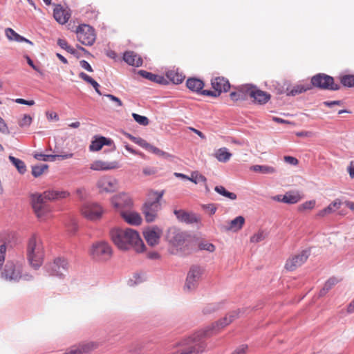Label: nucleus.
Here are the masks:
<instances>
[{
	"label": "nucleus",
	"instance_id": "1",
	"mask_svg": "<svg viewBox=\"0 0 354 354\" xmlns=\"http://www.w3.org/2000/svg\"><path fill=\"white\" fill-rule=\"evenodd\" d=\"M109 235L113 243L120 250H128L132 248L137 252L145 250V245L138 232L135 230L115 227L111 229Z\"/></svg>",
	"mask_w": 354,
	"mask_h": 354
},
{
	"label": "nucleus",
	"instance_id": "2",
	"mask_svg": "<svg viewBox=\"0 0 354 354\" xmlns=\"http://www.w3.org/2000/svg\"><path fill=\"white\" fill-rule=\"evenodd\" d=\"M69 196L66 191L48 190L42 194L31 195L32 207L41 221H46L51 216V208L46 205L48 201H55L65 198Z\"/></svg>",
	"mask_w": 354,
	"mask_h": 354
},
{
	"label": "nucleus",
	"instance_id": "3",
	"mask_svg": "<svg viewBox=\"0 0 354 354\" xmlns=\"http://www.w3.org/2000/svg\"><path fill=\"white\" fill-rule=\"evenodd\" d=\"M27 259L32 268L37 270L42 264L44 258V249L41 238L32 234L27 243Z\"/></svg>",
	"mask_w": 354,
	"mask_h": 354
},
{
	"label": "nucleus",
	"instance_id": "4",
	"mask_svg": "<svg viewBox=\"0 0 354 354\" xmlns=\"http://www.w3.org/2000/svg\"><path fill=\"white\" fill-rule=\"evenodd\" d=\"M164 192H151L149 198L145 202L142 207L147 222L151 223L156 220L158 212L161 209L160 200Z\"/></svg>",
	"mask_w": 354,
	"mask_h": 354
},
{
	"label": "nucleus",
	"instance_id": "5",
	"mask_svg": "<svg viewBox=\"0 0 354 354\" xmlns=\"http://www.w3.org/2000/svg\"><path fill=\"white\" fill-rule=\"evenodd\" d=\"M187 234L174 227L168 229L166 234V239L172 247V252L174 254L182 251L186 245Z\"/></svg>",
	"mask_w": 354,
	"mask_h": 354
},
{
	"label": "nucleus",
	"instance_id": "6",
	"mask_svg": "<svg viewBox=\"0 0 354 354\" xmlns=\"http://www.w3.org/2000/svg\"><path fill=\"white\" fill-rule=\"evenodd\" d=\"M1 277L10 281H17L21 279L30 280L32 277L28 274H22V265L21 263H14L13 262H8L6 264Z\"/></svg>",
	"mask_w": 354,
	"mask_h": 354
},
{
	"label": "nucleus",
	"instance_id": "7",
	"mask_svg": "<svg viewBox=\"0 0 354 354\" xmlns=\"http://www.w3.org/2000/svg\"><path fill=\"white\" fill-rule=\"evenodd\" d=\"M203 272V268L199 266L194 265L189 268L183 286L185 292H192L197 288Z\"/></svg>",
	"mask_w": 354,
	"mask_h": 354
},
{
	"label": "nucleus",
	"instance_id": "8",
	"mask_svg": "<svg viewBox=\"0 0 354 354\" xmlns=\"http://www.w3.org/2000/svg\"><path fill=\"white\" fill-rule=\"evenodd\" d=\"M110 202L115 212L119 214L129 208H133V205L132 198L126 192H120L113 195L110 198Z\"/></svg>",
	"mask_w": 354,
	"mask_h": 354
},
{
	"label": "nucleus",
	"instance_id": "9",
	"mask_svg": "<svg viewBox=\"0 0 354 354\" xmlns=\"http://www.w3.org/2000/svg\"><path fill=\"white\" fill-rule=\"evenodd\" d=\"M90 254L94 259L106 261L111 257L112 249L107 242L100 241L92 245L90 249Z\"/></svg>",
	"mask_w": 354,
	"mask_h": 354
},
{
	"label": "nucleus",
	"instance_id": "10",
	"mask_svg": "<svg viewBox=\"0 0 354 354\" xmlns=\"http://www.w3.org/2000/svg\"><path fill=\"white\" fill-rule=\"evenodd\" d=\"M96 187L101 194L113 193L119 189V181L112 176L104 175L97 180Z\"/></svg>",
	"mask_w": 354,
	"mask_h": 354
},
{
	"label": "nucleus",
	"instance_id": "11",
	"mask_svg": "<svg viewBox=\"0 0 354 354\" xmlns=\"http://www.w3.org/2000/svg\"><path fill=\"white\" fill-rule=\"evenodd\" d=\"M46 268L50 275L63 277L68 272V263L64 257H57L49 263Z\"/></svg>",
	"mask_w": 354,
	"mask_h": 354
},
{
	"label": "nucleus",
	"instance_id": "12",
	"mask_svg": "<svg viewBox=\"0 0 354 354\" xmlns=\"http://www.w3.org/2000/svg\"><path fill=\"white\" fill-rule=\"evenodd\" d=\"M81 212L87 219L94 221L101 218L104 210L99 203L88 202L82 205Z\"/></svg>",
	"mask_w": 354,
	"mask_h": 354
},
{
	"label": "nucleus",
	"instance_id": "13",
	"mask_svg": "<svg viewBox=\"0 0 354 354\" xmlns=\"http://www.w3.org/2000/svg\"><path fill=\"white\" fill-rule=\"evenodd\" d=\"M76 34L78 41L86 46L92 45L95 40L94 30L91 26L86 24L79 26Z\"/></svg>",
	"mask_w": 354,
	"mask_h": 354
},
{
	"label": "nucleus",
	"instance_id": "14",
	"mask_svg": "<svg viewBox=\"0 0 354 354\" xmlns=\"http://www.w3.org/2000/svg\"><path fill=\"white\" fill-rule=\"evenodd\" d=\"M212 86L215 90L214 91L203 90L201 94L207 96L218 97L222 91L226 92L230 87L228 80L224 77H220L212 80Z\"/></svg>",
	"mask_w": 354,
	"mask_h": 354
},
{
	"label": "nucleus",
	"instance_id": "15",
	"mask_svg": "<svg viewBox=\"0 0 354 354\" xmlns=\"http://www.w3.org/2000/svg\"><path fill=\"white\" fill-rule=\"evenodd\" d=\"M311 86L324 89L337 90L339 86L334 84L333 78L324 73H319L313 76L311 79Z\"/></svg>",
	"mask_w": 354,
	"mask_h": 354
},
{
	"label": "nucleus",
	"instance_id": "16",
	"mask_svg": "<svg viewBox=\"0 0 354 354\" xmlns=\"http://www.w3.org/2000/svg\"><path fill=\"white\" fill-rule=\"evenodd\" d=\"M310 249L302 250L299 254L290 257L286 261L285 268L289 271H293L301 266L310 256Z\"/></svg>",
	"mask_w": 354,
	"mask_h": 354
},
{
	"label": "nucleus",
	"instance_id": "17",
	"mask_svg": "<svg viewBox=\"0 0 354 354\" xmlns=\"http://www.w3.org/2000/svg\"><path fill=\"white\" fill-rule=\"evenodd\" d=\"M162 234V229L156 225L149 227L143 231L144 237L150 246H155L159 243Z\"/></svg>",
	"mask_w": 354,
	"mask_h": 354
},
{
	"label": "nucleus",
	"instance_id": "18",
	"mask_svg": "<svg viewBox=\"0 0 354 354\" xmlns=\"http://www.w3.org/2000/svg\"><path fill=\"white\" fill-rule=\"evenodd\" d=\"M99 346V343L97 342H85L75 345L70 348L64 354H88L91 351L96 349Z\"/></svg>",
	"mask_w": 354,
	"mask_h": 354
},
{
	"label": "nucleus",
	"instance_id": "19",
	"mask_svg": "<svg viewBox=\"0 0 354 354\" xmlns=\"http://www.w3.org/2000/svg\"><path fill=\"white\" fill-rule=\"evenodd\" d=\"M120 167L118 161H105L102 160H95L89 165L90 169L95 171H109Z\"/></svg>",
	"mask_w": 354,
	"mask_h": 354
},
{
	"label": "nucleus",
	"instance_id": "20",
	"mask_svg": "<svg viewBox=\"0 0 354 354\" xmlns=\"http://www.w3.org/2000/svg\"><path fill=\"white\" fill-rule=\"evenodd\" d=\"M174 214L178 221L186 223H197L201 221V217L193 212H188L183 209L174 210Z\"/></svg>",
	"mask_w": 354,
	"mask_h": 354
},
{
	"label": "nucleus",
	"instance_id": "21",
	"mask_svg": "<svg viewBox=\"0 0 354 354\" xmlns=\"http://www.w3.org/2000/svg\"><path fill=\"white\" fill-rule=\"evenodd\" d=\"M244 223V217L239 216L232 221H226L225 224L221 225V229L224 231L237 232L243 227Z\"/></svg>",
	"mask_w": 354,
	"mask_h": 354
},
{
	"label": "nucleus",
	"instance_id": "22",
	"mask_svg": "<svg viewBox=\"0 0 354 354\" xmlns=\"http://www.w3.org/2000/svg\"><path fill=\"white\" fill-rule=\"evenodd\" d=\"M73 156V153L64 154H44L42 153H34V158L37 160L54 162L57 160H66L71 158Z\"/></svg>",
	"mask_w": 354,
	"mask_h": 354
},
{
	"label": "nucleus",
	"instance_id": "23",
	"mask_svg": "<svg viewBox=\"0 0 354 354\" xmlns=\"http://www.w3.org/2000/svg\"><path fill=\"white\" fill-rule=\"evenodd\" d=\"M120 215L124 221L132 225H138L142 222L140 215L138 212L133 211L132 208H129L121 213Z\"/></svg>",
	"mask_w": 354,
	"mask_h": 354
},
{
	"label": "nucleus",
	"instance_id": "24",
	"mask_svg": "<svg viewBox=\"0 0 354 354\" xmlns=\"http://www.w3.org/2000/svg\"><path fill=\"white\" fill-rule=\"evenodd\" d=\"M113 145V141L109 138L103 136L95 137V139L92 140L89 146V149L91 151H98L104 145L112 146Z\"/></svg>",
	"mask_w": 354,
	"mask_h": 354
},
{
	"label": "nucleus",
	"instance_id": "25",
	"mask_svg": "<svg viewBox=\"0 0 354 354\" xmlns=\"http://www.w3.org/2000/svg\"><path fill=\"white\" fill-rule=\"evenodd\" d=\"M53 16L58 23L64 24L68 21L71 14L68 10L64 9L60 5H57L54 9Z\"/></svg>",
	"mask_w": 354,
	"mask_h": 354
},
{
	"label": "nucleus",
	"instance_id": "26",
	"mask_svg": "<svg viewBox=\"0 0 354 354\" xmlns=\"http://www.w3.org/2000/svg\"><path fill=\"white\" fill-rule=\"evenodd\" d=\"M124 60L128 64L133 66L139 67L142 64V58L133 51H127L124 54Z\"/></svg>",
	"mask_w": 354,
	"mask_h": 354
},
{
	"label": "nucleus",
	"instance_id": "27",
	"mask_svg": "<svg viewBox=\"0 0 354 354\" xmlns=\"http://www.w3.org/2000/svg\"><path fill=\"white\" fill-rule=\"evenodd\" d=\"M312 88V86L310 84H297L292 87H288L286 89L287 95L295 96L298 94L302 93L306 91H308Z\"/></svg>",
	"mask_w": 354,
	"mask_h": 354
},
{
	"label": "nucleus",
	"instance_id": "28",
	"mask_svg": "<svg viewBox=\"0 0 354 354\" xmlns=\"http://www.w3.org/2000/svg\"><path fill=\"white\" fill-rule=\"evenodd\" d=\"M302 194L298 190H291L284 194V203L295 204L301 200Z\"/></svg>",
	"mask_w": 354,
	"mask_h": 354
},
{
	"label": "nucleus",
	"instance_id": "29",
	"mask_svg": "<svg viewBox=\"0 0 354 354\" xmlns=\"http://www.w3.org/2000/svg\"><path fill=\"white\" fill-rule=\"evenodd\" d=\"M342 202L339 199L335 200L328 206L318 212V217H324L328 214L333 213L335 210L340 208Z\"/></svg>",
	"mask_w": 354,
	"mask_h": 354
},
{
	"label": "nucleus",
	"instance_id": "30",
	"mask_svg": "<svg viewBox=\"0 0 354 354\" xmlns=\"http://www.w3.org/2000/svg\"><path fill=\"white\" fill-rule=\"evenodd\" d=\"M5 35L8 39L10 41H16L17 42H26L29 44H32L30 41L26 39L25 37L19 35L13 29L10 28H7L5 30Z\"/></svg>",
	"mask_w": 354,
	"mask_h": 354
},
{
	"label": "nucleus",
	"instance_id": "31",
	"mask_svg": "<svg viewBox=\"0 0 354 354\" xmlns=\"http://www.w3.org/2000/svg\"><path fill=\"white\" fill-rule=\"evenodd\" d=\"M250 169L254 172L261 173L263 174H273L277 172L275 167L266 165H255L251 166Z\"/></svg>",
	"mask_w": 354,
	"mask_h": 354
},
{
	"label": "nucleus",
	"instance_id": "32",
	"mask_svg": "<svg viewBox=\"0 0 354 354\" xmlns=\"http://www.w3.org/2000/svg\"><path fill=\"white\" fill-rule=\"evenodd\" d=\"M204 84L203 81L197 78H189L187 81V86L189 89L192 91L196 93H201L203 91L202 90Z\"/></svg>",
	"mask_w": 354,
	"mask_h": 354
},
{
	"label": "nucleus",
	"instance_id": "33",
	"mask_svg": "<svg viewBox=\"0 0 354 354\" xmlns=\"http://www.w3.org/2000/svg\"><path fill=\"white\" fill-rule=\"evenodd\" d=\"M232 153L225 147L217 149L215 152V158L221 162H227L232 157Z\"/></svg>",
	"mask_w": 354,
	"mask_h": 354
},
{
	"label": "nucleus",
	"instance_id": "34",
	"mask_svg": "<svg viewBox=\"0 0 354 354\" xmlns=\"http://www.w3.org/2000/svg\"><path fill=\"white\" fill-rule=\"evenodd\" d=\"M251 98H253L254 100L259 104H265L270 99V95L256 88L254 95H252Z\"/></svg>",
	"mask_w": 354,
	"mask_h": 354
},
{
	"label": "nucleus",
	"instance_id": "35",
	"mask_svg": "<svg viewBox=\"0 0 354 354\" xmlns=\"http://www.w3.org/2000/svg\"><path fill=\"white\" fill-rule=\"evenodd\" d=\"M238 89L239 91V93H241V94H243L245 100L248 96L252 97V95H254V92L256 89V87L250 84H245L239 86Z\"/></svg>",
	"mask_w": 354,
	"mask_h": 354
},
{
	"label": "nucleus",
	"instance_id": "36",
	"mask_svg": "<svg viewBox=\"0 0 354 354\" xmlns=\"http://www.w3.org/2000/svg\"><path fill=\"white\" fill-rule=\"evenodd\" d=\"M146 279V276L143 273H135L133 276L129 279L128 284L129 286H135L138 285Z\"/></svg>",
	"mask_w": 354,
	"mask_h": 354
},
{
	"label": "nucleus",
	"instance_id": "37",
	"mask_svg": "<svg viewBox=\"0 0 354 354\" xmlns=\"http://www.w3.org/2000/svg\"><path fill=\"white\" fill-rule=\"evenodd\" d=\"M9 160L16 167V168L20 174H24L26 172V167L25 163L22 160L16 158L12 156H9Z\"/></svg>",
	"mask_w": 354,
	"mask_h": 354
},
{
	"label": "nucleus",
	"instance_id": "38",
	"mask_svg": "<svg viewBox=\"0 0 354 354\" xmlns=\"http://www.w3.org/2000/svg\"><path fill=\"white\" fill-rule=\"evenodd\" d=\"M245 308H239L236 310H233L230 313H229L225 317H228V319H227L228 324L232 323L234 320L236 319L241 317L245 312Z\"/></svg>",
	"mask_w": 354,
	"mask_h": 354
},
{
	"label": "nucleus",
	"instance_id": "39",
	"mask_svg": "<svg viewBox=\"0 0 354 354\" xmlns=\"http://www.w3.org/2000/svg\"><path fill=\"white\" fill-rule=\"evenodd\" d=\"M48 168L46 164H40L32 167V174L35 177H39L43 174Z\"/></svg>",
	"mask_w": 354,
	"mask_h": 354
},
{
	"label": "nucleus",
	"instance_id": "40",
	"mask_svg": "<svg viewBox=\"0 0 354 354\" xmlns=\"http://www.w3.org/2000/svg\"><path fill=\"white\" fill-rule=\"evenodd\" d=\"M214 190L219 194L230 198V200L236 199V195L233 192H230L223 186H216Z\"/></svg>",
	"mask_w": 354,
	"mask_h": 354
},
{
	"label": "nucleus",
	"instance_id": "41",
	"mask_svg": "<svg viewBox=\"0 0 354 354\" xmlns=\"http://www.w3.org/2000/svg\"><path fill=\"white\" fill-rule=\"evenodd\" d=\"M315 205V200L307 201L298 206V211L301 212L310 211L314 209Z\"/></svg>",
	"mask_w": 354,
	"mask_h": 354
},
{
	"label": "nucleus",
	"instance_id": "42",
	"mask_svg": "<svg viewBox=\"0 0 354 354\" xmlns=\"http://www.w3.org/2000/svg\"><path fill=\"white\" fill-rule=\"evenodd\" d=\"M139 74L142 77L155 82L160 83L162 80V77L160 76L152 74L151 73L142 70L139 71Z\"/></svg>",
	"mask_w": 354,
	"mask_h": 354
},
{
	"label": "nucleus",
	"instance_id": "43",
	"mask_svg": "<svg viewBox=\"0 0 354 354\" xmlns=\"http://www.w3.org/2000/svg\"><path fill=\"white\" fill-rule=\"evenodd\" d=\"M337 283L336 278L329 279L324 284L323 288L320 290L319 296H324L326 292L332 288Z\"/></svg>",
	"mask_w": 354,
	"mask_h": 354
},
{
	"label": "nucleus",
	"instance_id": "44",
	"mask_svg": "<svg viewBox=\"0 0 354 354\" xmlns=\"http://www.w3.org/2000/svg\"><path fill=\"white\" fill-rule=\"evenodd\" d=\"M267 236V233L262 230H259L257 233L250 237V242L257 243L263 241Z\"/></svg>",
	"mask_w": 354,
	"mask_h": 354
},
{
	"label": "nucleus",
	"instance_id": "45",
	"mask_svg": "<svg viewBox=\"0 0 354 354\" xmlns=\"http://www.w3.org/2000/svg\"><path fill=\"white\" fill-rule=\"evenodd\" d=\"M167 76L175 84L181 83L185 78V77L183 75L178 74V73H176L174 71L167 72Z\"/></svg>",
	"mask_w": 354,
	"mask_h": 354
},
{
	"label": "nucleus",
	"instance_id": "46",
	"mask_svg": "<svg viewBox=\"0 0 354 354\" xmlns=\"http://www.w3.org/2000/svg\"><path fill=\"white\" fill-rule=\"evenodd\" d=\"M189 180L194 183L195 184H198L201 183H205L206 178L198 171H193L189 178Z\"/></svg>",
	"mask_w": 354,
	"mask_h": 354
},
{
	"label": "nucleus",
	"instance_id": "47",
	"mask_svg": "<svg viewBox=\"0 0 354 354\" xmlns=\"http://www.w3.org/2000/svg\"><path fill=\"white\" fill-rule=\"evenodd\" d=\"M146 149L158 156H162L165 158L169 156V155L166 152L160 150V149L154 146L151 145L150 144H148Z\"/></svg>",
	"mask_w": 354,
	"mask_h": 354
},
{
	"label": "nucleus",
	"instance_id": "48",
	"mask_svg": "<svg viewBox=\"0 0 354 354\" xmlns=\"http://www.w3.org/2000/svg\"><path fill=\"white\" fill-rule=\"evenodd\" d=\"M198 248L200 250H206L209 252H212L215 250V246L211 243L206 241H202L198 243Z\"/></svg>",
	"mask_w": 354,
	"mask_h": 354
},
{
	"label": "nucleus",
	"instance_id": "49",
	"mask_svg": "<svg viewBox=\"0 0 354 354\" xmlns=\"http://www.w3.org/2000/svg\"><path fill=\"white\" fill-rule=\"evenodd\" d=\"M32 120V119L29 115L25 114L19 119L18 124L21 127H26L30 125Z\"/></svg>",
	"mask_w": 354,
	"mask_h": 354
},
{
	"label": "nucleus",
	"instance_id": "50",
	"mask_svg": "<svg viewBox=\"0 0 354 354\" xmlns=\"http://www.w3.org/2000/svg\"><path fill=\"white\" fill-rule=\"evenodd\" d=\"M341 82L344 86H354V75H347L343 76L341 79Z\"/></svg>",
	"mask_w": 354,
	"mask_h": 354
},
{
	"label": "nucleus",
	"instance_id": "51",
	"mask_svg": "<svg viewBox=\"0 0 354 354\" xmlns=\"http://www.w3.org/2000/svg\"><path fill=\"white\" fill-rule=\"evenodd\" d=\"M133 119L140 125L147 126L149 124V119L137 113H132Z\"/></svg>",
	"mask_w": 354,
	"mask_h": 354
},
{
	"label": "nucleus",
	"instance_id": "52",
	"mask_svg": "<svg viewBox=\"0 0 354 354\" xmlns=\"http://www.w3.org/2000/svg\"><path fill=\"white\" fill-rule=\"evenodd\" d=\"M128 137L130 138V140L133 142L134 143L138 145L139 146L145 148L146 149L147 145H148V142H147L145 140H143L142 138H138V137H134L133 136H131V135H128Z\"/></svg>",
	"mask_w": 354,
	"mask_h": 354
},
{
	"label": "nucleus",
	"instance_id": "53",
	"mask_svg": "<svg viewBox=\"0 0 354 354\" xmlns=\"http://www.w3.org/2000/svg\"><path fill=\"white\" fill-rule=\"evenodd\" d=\"M202 208L210 215L214 214L217 209L216 205L212 203L202 205Z\"/></svg>",
	"mask_w": 354,
	"mask_h": 354
},
{
	"label": "nucleus",
	"instance_id": "54",
	"mask_svg": "<svg viewBox=\"0 0 354 354\" xmlns=\"http://www.w3.org/2000/svg\"><path fill=\"white\" fill-rule=\"evenodd\" d=\"M76 195L79 198L80 200L84 201L88 196V192L86 189L82 187L79 188L76 190Z\"/></svg>",
	"mask_w": 354,
	"mask_h": 354
},
{
	"label": "nucleus",
	"instance_id": "55",
	"mask_svg": "<svg viewBox=\"0 0 354 354\" xmlns=\"http://www.w3.org/2000/svg\"><path fill=\"white\" fill-rule=\"evenodd\" d=\"M6 252V245L5 244H2L0 245V270L2 268V266L5 261V256Z\"/></svg>",
	"mask_w": 354,
	"mask_h": 354
},
{
	"label": "nucleus",
	"instance_id": "56",
	"mask_svg": "<svg viewBox=\"0 0 354 354\" xmlns=\"http://www.w3.org/2000/svg\"><path fill=\"white\" fill-rule=\"evenodd\" d=\"M220 305L218 304H208L205 308H204V313H211L212 312H214L219 309Z\"/></svg>",
	"mask_w": 354,
	"mask_h": 354
},
{
	"label": "nucleus",
	"instance_id": "57",
	"mask_svg": "<svg viewBox=\"0 0 354 354\" xmlns=\"http://www.w3.org/2000/svg\"><path fill=\"white\" fill-rule=\"evenodd\" d=\"M248 351V346L243 344L237 347L232 354H246Z\"/></svg>",
	"mask_w": 354,
	"mask_h": 354
},
{
	"label": "nucleus",
	"instance_id": "58",
	"mask_svg": "<svg viewBox=\"0 0 354 354\" xmlns=\"http://www.w3.org/2000/svg\"><path fill=\"white\" fill-rule=\"evenodd\" d=\"M230 97L233 101L244 100V96L243 95V94H241V93H239V90L236 92H232L230 93Z\"/></svg>",
	"mask_w": 354,
	"mask_h": 354
},
{
	"label": "nucleus",
	"instance_id": "59",
	"mask_svg": "<svg viewBox=\"0 0 354 354\" xmlns=\"http://www.w3.org/2000/svg\"><path fill=\"white\" fill-rule=\"evenodd\" d=\"M79 77L87 83H89L91 84H92L95 81L92 77H91L84 72H81L79 74Z\"/></svg>",
	"mask_w": 354,
	"mask_h": 354
},
{
	"label": "nucleus",
	"instance_id": "60",
	"mask_svg": "<svg viewBox=\"0 0 354 354\" xmlns=\"http://www.w3.org/2000/svg\"><path fill=\"white\" fill-rule=\"evenodd\" d=\"M79 77L87 83H89L91 84H92L95 81L92 77H91L84 72H81L79 74Z\"/></svg>",
	"mask_w": 354,
	"mask_h": 354
},
{
	"label": "nucleus",
	"instance_id": "61",
	"mask_svg": "<svg viewBox=\"0 0 354 354\" xmlns=\"http://www.w3.org/2000/svg\"><path fill=\"white\" fill-rule=\"evenodd\" d=\"M0 131L3 133L8 134L9 129L5 123L4 120L0 117Z\"/></svg>",
	"mask_w": 354,
	"mask_h": 354
},
{
	"label": "nucleus",
	"instance_id": "62",
	"mask_svg": "<svg viewBox=\"0 0 354 354\" xmlns=\"http://www.w3.org/2000/svg\"><path fill=\"white\" fill-rule=\"evenodd\" d=\"M24 57L26 58L27 63L28 64V65L30 66H31L35 71H37L41 75L43 74L42 72L39 70V68L34 64L32 60L30 58L29 56L26 55V56H24Z\"/></svg>",
	"mask_w": 354,
	"mask_h": 354
},
{
	"label": "nucleus",
	"instance_id": "63",
	"mask_svg": "<svg viewBox=\"0 0 354 354\" xmlns=\"http://www.w3.org/2000/svg\"><path fill=\"white\" fill-rule=\"evenodd\" d=\"M80 65L82 68L86 70L87 71L93 72V68H92L91 66L86 60H81L80 62Z\"/></svg>",
	"mask_w": 354,
	"mask_h": 354
},
{
	"label": "nucleus",
	"instance_id": "64",
	"mask_svg": "<svg viewBox=\"0 0 354 354\" xmlns=\"http://www.w3.org/2000/svg\"><path fill=\"white\" fill-rule=\"evenodd\" d=\"M284 161L290 165H296L298 164V160L297 158L292 156H284Z\"/></svg>",
	"mask_w": 354,
	"mask_h": 354
}]
</instances>
